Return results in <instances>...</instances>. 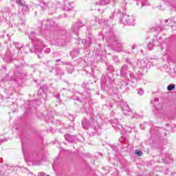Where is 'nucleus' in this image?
<instances>
[{"instance_id": "f257e3e1", "label": "nucleus", "mask_w": 176, "mask_h": 176, "mask_svg": "<svg viewBox=\"0 0 176 176\" xmlns=\"http://www.w3.org/2000/svg\"><path fill=\"white\" fill-rule=\"evenodd\" d=\"M175 89V86L174 85H170L168 86L167 89L169 91H171V90H174Z\"/></svg>"}, {"instance_id": "f03ea898", "label": "nucleus", "mask_w": 176, "mask_h": 176, "mask_svg": "<svg viewBox=\"0 0 176 176\" xmlns=\"http://www.w3.org/2000/svg\"><path fill=\"white\" fill-rule=\"evenodd\" d=\"M135 155H138V156H141L143 155L142 152L140 150H135Z\"/></svg>"}]
</instances>
